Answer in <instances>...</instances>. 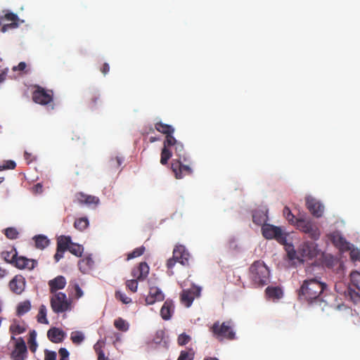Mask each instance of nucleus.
Returning a JSON list of instances; mask_svg holds the SVG:
<instances>
[{"label": "nucleus", "instance_id": "nucleus-45", "mask_svg": "<svg viewBox=\"0 0 360 360\" xmlns=\"http://www.w3.org/2000/svg\"><path fill=\"white\" fill-rule=\"evenodd\" d=\"M165 331L162 330H158L156 331L153 338V342L155 345L160 344L165 338Z\"/></svg>", "mask_w": 360, "mask_h": 360}, {"label": "nucleus", "instance_id": "nucleus-41", "mask_svg": "<svg viewBox=\"0 0 360 360\" xmlns=\"http://www.w3.org/2000/svg\"><path fill=\"white\" fill-rule=\"evenodd\" d=\"M26 328L23 325H20L19 323H13L10 326L11 333L14 335L22 334L25 332Z\"/></svg>", "mask_w": 360, "mask_h": 360}, {"label": "nucleus", "instance_id": "nucleus-49", "mask_svg": "<svg viewBox=\"0 0 360 360\" xmlns=\"http://www.w3.org/2000/svg\"><path fill=\"white\" fill-rule=\"evenodd\" d=\"M105 342L103 340H98L94 346V349L96 354H99L100 352H103V347H105Z\"/></svg>", "mask_w": 360, "mask_h": 360}, {"label": "nucleus", "instance_id": "nucleus-39", "mask_svg": "<svg viewBox=\"0 0 360 360\" xmlns=\"http://www.w3.org/2000/svg\"><path fill=\"white\" fill-rule=\"evenodd\" d=\"M70 339L75 345L81 344L84 340V335L80 331H75L71 333Z\"/></svg>", "mask_w": 360, "mask_h": 360}, {"label": "nucleus", "instance_id": "nucleus-16", "mask_svg": "<svg viewBox=\"0 0 360 360\" xmlns=\"http://www.w3.org/2000/svg\"><path fill=\"white\" fill-rule=\"evenodd\" d=\"M306 206L314 217L319 218L323 216L324 206L316 199L311 197L307 198Z\"/></svg>", "mask_w": 360, "mask_h": 360}, {"label": "nucleus", "instance_id": "nucleus-17", "mask_svg": "<svg viewBox=\"0 0 360 360\" xmlns=\"http://www.w3.org/2000/svg\"><path fill=\"white\" fill-rule=\"evenodd\" d=\"M164 299L165 295L162 290L156 286H151L150 287L148 295L146 297L145 301L146 304L149 305L154 304L155 302L163 301Z\"/></svg>", "mask_w": 360, "mask_h": 360}, {"label": "nucleus", "instance_id": "nucleus-31", "mask_svg": "<svg viewBox=\"0 0 360 360\" xmlns=\"http://www.w3.org/2000/svg\"><path fill=\"white\" fill-rule=\"evenodd\" d=\"M93 264L94 261L89 257L81 259L78 263L79 269L82 273H85L87 269L91 268Z\"/></svg>", "mask_w": 360, "mask_h": 360}, {"label": "nucleus", "instance_id": "nucleus-11", "mask_svg": "<svg viewBox=\"0 0 360 360\" xmlns=\"http://www.w3.org/2000/svg\"><path fill=\"white\" fill-rule=\"evenodd\" d=\"M35 90L32 93V100L34 103L42 105L53 102V93L52 90H46L43 87L35 85Z\"/></svg>", "mask_w": 360, "mask_h": 360}, {"label": "nucleus", "instance_id": "nucleus-28", "mask_svg": "<svg viewBox=\"0 0 360 360\" xmlns=\"http://www.w3.org/2000/svg\"><path fill=\"white\" fill-rule=\"evenodd\" d=\"M72 243L71 238L70 236H61L57 240V248L58 251L68 250Z\"/></svg>", "mask_w": 360, "mask_h": 360}, {"label": "nucleus", "instance_id": "nucleus-7", "mask_svg": "<svg viewBox=\"0 0 360 360\" xmlns=\"http://www.w3.org/2000/svg\"><path fill=\"white\" fill-rule=\"evenodd\" d=\"M20 20L18 15L9 10L0 11V32L6 33L9 30L18 28Z\"/></svg>", "mask_w": 360, "mask_h": 360}, {"label": "nucleus", "instance_id": "nucleus-34", "mask_svg": "<svg viewBox=\"0 0 360 360\" xmlns=\"http://www.w3.org/2000/svg\"><path fill=\"white\" fill-rule=\"evenodd\" d=\"M89 222L86 217H81L75 221L74 226L76 229L82 231L89 226Z\"/></svg>", "mask_w": 360, "mask_h": 360}, {"label": "nucleus", "instance_id": "nucleus-44", "mask_svg": "<svg viewBox=\"0 0 360 360\" xmlns=\"http://www.w3.org/2000/svg\"><path fill=\"white\" fill-rule=\"evenodd\" d=\"M283 214L285 215L286 219L293 225L296 224V218L295 215L291 212L290 210L288 207H285L283 209Z\"/></svg>", "mask_w": 360, "mask_h": 360}, {"label": "nucleus", "instance_id": "nucleus-46", "mask_svg": "<svg viewBox=\"0 0 360 360\" xmlns=\"http://www.w3.org/2000/svg\"><path fill=\"white\" fill-rule=\"evenodd\" d=\"M349 250H350V252H349L350 259L353 262H356V261L360 262V250L357 248H352V249L350 248Z\"/></svg>", "mask_w": 360, "mask_h": 360}, {"label": "nucleus", "instance_id": "nucleus-36", "mask_svg": "<svg viewBox=\"0 0 360 360\" xmlns=\"http://www.w3.org/2000/svg\"><path fill=\"white\" fill-rule=\"evenodd\" d=\"M115 327L121 331H127L129 329V323L122 318H118L114 321Z\"/></svg>", "mask_w": 360, "mask_h": 360}, {"label": "nucleus", "instance_id": "nucleus-48", "mask_svg": "<svg viewBox=\"0 0 360 360\" xmlns=\"http://www.w3.org/2000/svg\"><path fill=\"white\" fill-rule=\"evenodd\" d=\"M16 167V164L13 160H7L3 165H0V171L4 169H13Z\"/></svg>", "mask_w": 360, "mask_h": 360}, {"label": "nucleus", "instance_id": "nucleus-1", "mask_svg": "<svg viewBox=\"0 0 360 360\" xmlns=\"http://www.w3.org/2000/svg\"><path fill=\"white\" fill-rule=\"evenodd\" d=\"M155 129L165 135L161 151L160 163L166 165L172 156V149L177 148V150L181 151L183 144L173 136L174 128L172 125L158 122L155 124Z\"/></svg>", "mask_w": 360, "mask_h": 360}, {"label": "nucleus", "instance_id": "nucleus-59", "mask_svg": "<svg viewBox=\"0 0 360 360\" xmlns=\"http://www.w3.org/2000/svg\"><path fill=\"white\" fill-rule=\"evenodd\" d=\"M115 160L117 162V167H119L121 165L122 161L120 158H117V157L115 158Z\"/></svg>", "mask_w": 360, "mask_h": 360}, {"label": "nucleus", "instance_id": "nucleus-37", "mask_svg": "<svg viewBox=\"0 0 360 360\" xmlns=\"http://www.w3.org/2000/svg\"><path fill=\"white\" fill-rule=\"evenodd\" d=\"M351 285L360 290V273L353 271L350 274Z\"/></svg>", "mask_w": 360, "mask_h": 360}, {"label": "nucleus", "instance_id": "nucleus-2", "mask_svg": "<svg viewBox=\"0 0 360 360\" xmlns=\"http://www.w3.org/2000/svg\"><path fill=\"white\" fill-rule=\"evenodd\" d=\"M326 287L325 283L316 278L306 280L298 291L299 299L309 303L314 300H319V297Z\"/></svg>", "mask_w": 360, "mask_h": 360}, {"label": "nucleus", "instance_id": "nucleus-38", "mask_svg": "<svg viewBox=\"0 0 360 360\" xmlns=\"http://www.w3.org/2000/svg\"><path fill=\"white\" fill-rule=\"evenodd\" d=\"M37 333L35 330H32L30 333L28 338V344L30 345V349L32 352H34L37 349V344L36 342Z\"/></svg>", "mask_w": 360, "mask_h": 360}, {"label": "nucleus", "instance_id": "nucleus-32", "mask_svg": "<svg viewBox=\"0 0 360 360\" xmlns=\"http://www.w3.org/2000/svg\"><path fill=\"white\" fill-rule=\"evenodd\" d=\"M35 241V245L37 248L44 249L47 247L49 244V239L42 235L37 236L34 238Z\"/></svg>", "mask_w": 360, "mask_h": 360}, {"label": "nucleus", "instance_id": "nucleus-19", "mask_svg": "<svg viewBox=\"0 0 360 360\" xmlns=\"http://www.w3.org/2000/svg\"><path fill=\"white\" fill-rule=\"evenodd\" d=\"M75 201L80 205L86 204L89 206H96L100 202L99 198L98 197L91 195H86L82 192H79L75 194Z\"/></svg>", "mask_w": 360, "mask_h": 360}, {"label": "nucleus", "instance_id": "nucleus-55", "mask_svg": "<svg viewBox=\"0 0 360 360\" xmlns=\"http://www.w3.org/2000/svg\"><path fill=\"white\" fill-rule=\"evenodd\" d=\"M65 251H58V249L56 250V253L54 255V259L56 262H58L61 258L63 257V253Z\"/></svg>", "mask_w": 360, "mask_h": 360}, {"label": "nucleus", "instance_id": "nucleus-24", "mask_svg": "<svg viewBox=\"0 0 360 360\" xmlns=\"http://www.w3.org/2000/svg\"><path fill=\"white\" fill-rule=\"evenodd\" d=\"M58 354L60 357V360H69V352L65 348H60L58 350ZM56 352L53 351H45L44 360H56Z\"/></svg>", "mask_w": 360, "mask_h": 360}, {"label": "nucleus", "instance_id": "nucleus-56", "mask_svg": "<svg viewBox=\"0 0 360 360\" xmlns=\"http://www.w3.org/2000/svg\"><path fill=\"white\" fill-rule=\"evenodd\" d=\"M98 360H108V358L105 356L104 352H100L99 354H97Z\"/></svg>", "mask_w": 360, "mask_h": 360}, {"label": "nucleus", "instance_id": "nucleus-10", "mask_svg": "<svg viewBox=\"0 0 360 360\" xmlns=\"http://www.w3.org/2000/svg\"><path fill=\"white\" fill-rule=\"evenodd\" d=\"M295 226L297 229L308 234L311 239L316 240L319 238V229L311 220L299 218L296 219Z\"/></svg>", "mask_w": 360, "mask_h": 360}, {"label": "nucleus", "instance_id": "nucleus-23", "mask_svg": "<svg viewBox=\"0 0 360 360\" xmlns=\"http://www.w3.org/2000/svg\"><path fill=\"white\" fill-rule=\"evenodd\" d=\"M65 336V332L56 327L51 328L47 332V337L53 343L61 342Z\"/></svg>", "mask_w": 360, "mask_h": 360}, {"label": "nucleus", "instance_id": "nucleus-57", "mask_svg": "<svg viewBox=\"0 0 360 360\" xmlns=\"http://www.w3.org/2000/svg\"><path fill=\"white\" fill-rule=\"evenodd\" d=\"M6 274V271L0 267V279L3 278Z\"/></svg>", "mask_w": 360, "mask_h": 360}, {"label": "nucleus", "instance_id": "nucleus-58", "mask_svg": "<svg viewBox=\"0 0 360 360\" xmlns=\"http://www.w3.org/2000/svg\"><path fill=\"white\" fill-rule=\"evenodd\" d=\"M5 79H6V73L5 72L0 73V83L2 82L3 81H4Z\"/></svg>", "mask_w": 360, "mask_h": 360}, {"label": "nucleus", "instance_id": "nucleus-53", "mask_svg": "<svg viewBox=\"0 0 360 360\" xmlns=\"http://www.w3.org/2000/svg\"><path fill=\"white\" fill-rule=\"evenodd\" d=\"M100 70L104 75H106L110 71L109 64L107 63H103V65L101 68Z\"/></svg>", "mask_w": 360, "mask_h": 360}, {"label": "nucleus", "instance_id": "nucleus-3", "mask_svg": "<svg viewBox=\"0 0 360 360\" xmlns=\"http://www.w3.org/2000/svg\"><path fill=\"white\" fill-rule=\"evenodd\" d=\"M176 156V158L172 160L171 163V169L174 173L176 179H181L186 176L191 175L193 169L191 166L188 164L189 159L185 151L184 145H182V149L180 150H177V148L172 149V154Z\"/></svg>", "mask_w": 360, "mask_h": 360}, {"label": "nucleus", "instance_id": "nucleus-13", "mask_svg": "<svg viewBox=\"0 0 360 360\" xmlns=\"http://www.w3.org/2000/svg\"><path fill=\"white\" fill-rule=\"evenodd\" d=\"M201 288L192 285L188 289H184L180 294V301L186 307L191 306L193 300L200 296Z\"/></svg>", "mask_w": 360, "mask_h": 360}, {"label": "nucleus", "instance_id": "nucleus-60", "mask_svg": "<svg viewBox=\"0 0 360 360\" xmlns=\"http://www.w3.org/2000/svg\"><path fill=\"white\" fill-rule=\"evenodd\" d=\"M158 140V138H156V137H154V136H151V137L150 138V143H153V142H155V141H157Z\"/></svg>", "mask_w": 360, "mask_h": 360}, {"label": "nucleus", "instance_id": "nucleus-52", "mask_svg": "<svg viewBox=\"0 0 360 360\" xmlns=\"http://www.w3.org/2000/svg\"><path fill=\"white\" fill-rule=\"evenodd\" d=\"M27 65L25 62H20L17 66H13L12 70L13 71H25Z\"/></svg>", "mask_w": 360, "mask_h": 360}, {"label": "nucleus", "instance_id": "nucleus-51", "mask_svg": "<svg viewBox=\"0 0 360 360\" xmlns=\"http://www.w3.org/2000/svg\"><path fill=\"white\" fill-rule=\"evenodd\" d=\"M74 290L75 291V298L79 299L83 296V295H84L83 291L81 289V288L79 287V284L75 283L74 285Z\"/></svg>", "mask_w": 360, "mask_h": 360}, {"label": "nucleus", "instance_id": "nucleus-26", "mask_svg": "<svg viewBox=\"0 0 360 360\" xmlns=\"http://www.w3.org/2000/svg\"><path fill=\"white\" fill-rule=\"evenodd\" d=\"M268 220L266 210H258L252 213V221L257 225H264Z\"/></svg>", "mask_w": 360, "mask_h": 360}, {"label": "nucleus", "instance_id": "nucleus-64", "mask_svg": "<svg viewBox=\"0 0 360 360\" xmlns=\"http://www.w3.org/2000/svg\"><path fill=\"white\" fill-rule=\"evenodd\" d=\"M3 181H4V178H3V177H1V178H0V183H1Z\"/></svg>", "mask_w": 360, "mask_h": 360}, {"label": "nucleus", "instance_id": "nucleus-9", "mask_svg": "<svg viewBox=\"0 0 360 360\" xmlns=\"http://www.w3.org/2000/svg\"><path fill=\"white\" fill-rule=\"evenodd\" d=\"M191 255L185 246L182 245H176L173 250V256L167 262V267L169 269H172L176 262H179L184 266L189 265Z\"/></svg>", "mask_w": 360, "mask_h": 360}, {"label": "nucleus", "instance_id": "nucleus-21", "mask_svg": "<svg viewBox=\"0 0 360 360\" xmlns=\"http://www.w3.org/2000/svg\"><path fill=\"white\" fill-rule=\"evenodd\" d=\"M66 279L63 276H58L48 283L50 292L51 294L58 293V290L63 289L66 285Z\"/></svg>", "mask_w": 360, "mask_h": 360}, {"label": "nucleus", "instance_id": "nucleus-8", "mask_svg": "<svg viewBox=\"0 0 360 360\" xmlns=\"http://www.w3.org/2000/svg\"><path fill=\"white\" fill-rule=\"evenodd\" d=\"M50 304L53 311L56 314L71 310L72 301L64 292L52 294L50 297Z\"/></svg>", "mask_w": 360, "mask_h": 360}, {"label": "nucleus", "instance_id": "nucleus-33", "mask_svg": "<svg viewBox=\"0 0 360 360\" xmlns=\"http://www.w3.org/2000/svg\"><path fill=\"white\" fill-rule=\"evenodd\" d=\"M37 319V321L40 323L49 324V321L46 318V307L45 305L41 304L39 307Z\"/></svg>", "mask_w": 360, "mask_h": 360}, {"label": "nucleus", "instance_id": "nucleus-30", "mask_svg": "<svg viewBox=\"0 0 360 360\" xmlns=\"http://www.w3.org/2000/svg\"><path fill=\"white\" fill-rule=\"evenodd\" d=\"M31 309V303L29 300H25L20 302L17 307V315L22 316L28 312Z\"/></svg>", "mask_w": 360, "mask_h": 360}, {"label": "nucleus", "instance_id": "nucleus-4", "mask_svg": "<svg viewBox=\"0 0 360 360\" xmlns=\"http://www.w3.org/2000/svg\"><path fill=\"white\" fill-rule=\"evenodd\" d=\"M235 325L232 320L223 322L215 321L209 328L212 336L219 342L231 341L236 339Z\"/></svg>", "mask_w": 360, "mask_h": 360}, {"label": "nucleus", "instance_id": "nucleus-47", "mask_svg": "<svg viewBox=\"0 0 360 360\" xmlns=\"http://www.w3.org/2000/svg\"><path fill=\"white\" fill-rule=\"evenodd\" d=\"M190 340L191 337L186 335V333H182L179 335L177 340L178 344L181 346L188 344L190 342Z\"/></svg>", "mask_w": 360, "mask_h": 360}, {"label": "nucleus", "instance_id": "nucleus-61", "mask_svg": "<svg viewBox=\"0 0 360 360\" xmlns=\"http://www.w3.org/2000/svg\"><path fill=\"white\" fill-rule=\"evenodd\" d=\"M30 155H31L30 153H28L27 152L25 153V159L28 160L30 158Z\"/></svg>", "mask_w": 360, "mask_h": 360}, {"label": "nucleus", "instance_id": "nucleus-5", "mask_svg": "<svg viewBox=\"0 0 360 360\" xmlns=\"http://www.w3.org/2000/svg\"><path fill=\"white\" fill-rule=\"evenodd\" d=\"M270 271L262 260L254 262L249 268V278L255 287H262L269 281Z\"/></svg>", "mask_w": 360, "mask_h": 360}, {"label": "nucleus", "instance_id": "nucleus-62", "mask_svg": "<svg viewBox=\"0 0 360 360\" xmlns=\"http://www.w3.org/2000/svg\"><path fill=\"white\" fill-rule=\"evenodd\" d=\"M204 360H219V359L217 358H214V357H209V358L205 359Z\"/></svg>", "mask_w": 360, "mask_h": 360}, {"label": "nucleus", "instance_id": "nucleus-29", "mask_svg": "<svg viewBox=\"0 0 360 360\" xmlns=\"http://www.w3.org/2000/svg\"><path fill=\"white\" fill-rule=\"evenodd\" d=\"M266 295L268 297L272 299H280L283 297V291L279 287L269 286L265 290Z\"/></svg>", "mask_w": 360, "mask_h": 360}, {"label": "nucleus", "instance_id": "nucleus-54", "mask_svg": "<svg viewBox=\"0 0 360 360\" xmlns=\"http://www.w3.org/2000/svg\"><path fill=\"white\" fill-rule=\"evenodd\" d=\"M177 360H192L188 352L182 351Z\"/></svg>", "mask_w": 360, "mask_h": 360}, {"label": "nucleus", "instance_id": "nucleus-63", "mask_svg": "<svg viewBox=\"0 0 360 360\" xmlns=\"http://www.w3.org/2000/svg\"><path fill=\"white\" fill-rule=\"evenodd\" d=\"M75 137L72 138V140H79L80 139V137L77 135H75Z\"/></svg>", "mask_w": 360, "mask_h": 360}, {"label": "nucleus", "instance_id": "nucleus-25", "mask_svg": "<svg viewBox=\"0 0 360 360\" xmlns=\"http://www.w3.org/2000/svg\"><path fill=\"white\" fill-rule=\"evenodd\" d=\"M174 309V306L173 302L170 300H167L160 309V315L162 318L164 320H169L172 317Z\"/></svg>", "mask_w": 360, "mask_h": 360}, {"label": "nucleus", "instance_id": "nucleus-18", "mask_svg": "<svg viewBox=\"0 0 360 360\" xmlns=\"http://www.w3.org/2000/svg\"><path fill=\"white\" fill-rule=\"evenodd\" d=\"M25 287V279L21 275H16L9 282V288L11 290L17 295H20L24 291Z\"/></svg>", "mask_w": 360, "mask_h": 360}, {"label": "nucleus", "instance_id": "nucleus-6", "mask_svg": "<svg viewBox=\"0 0 360 360\" xmlns=\"http://www.w3.org/2000/svg\"><path fill=\"white\" fill-rule=\"evenodd\" d=\"M149 266L145 262L139 263L131 271V276L134 279L128 280L126 282V287L131 292H135L138 288V282L144 281L149 274Z\"/></svg>", "mask_w": 360, "mask_h": 360}, {"label": "nucleus", "instance_id": "nucleus-22", "mask_svg": "<svg viewBox=\"0 0 360 360\" xmlns=\"http://www.w3.org/2000/svg\"><path fill=\"white\" fill-rule=\"evenodd\" d=\"M301 252L303 257L313 258L317 255V245L314 242H304L301 247Z\"/></svg>", "mask_w": 360, "mask_h": 360}, {"label": "nucleus", "instance_id": "nucleus-12", "mask_svg": "<svg viewBox=\"0 0 360 360\" xmlns=\"http://www.w3.org/2000/svg\"><path fill=\"white\" fill-rule=\"evenodd\" d=\"M262 231L266 239L274 238L281 244H284L286 241V236L278 226L266 224L262 226Z\"/></svg>", "mask_w": 360, "mask_h": 360}, {"label": "nucleus", "instance_id": "nucleus-35", "mask_svg": "<svg viewBox=\"0 0 360 360\" xmlns=\"http://www.w3.org/2000/svg\"><path fill=\"white\" fill-rule=\"evenodd\" d=\"M145 250L146 248L143 245L135 248L132 252L127 254V260L129 261L141 256L145 252Z\"/></svg>", "mask_w": 360, "mask_h": 360}, {"label": "nucleus", "instance_id": "nucleus-50", "mask_svg": "<svg viewBox=\"0 0 360 360\" xmlns=\"http://www.w3.org/2000/svg\"><path fill=\"white\" fill-rule=\"evenodd\" d=\"M98 101H100L99 96L96 94L92 95V96L90 98V107L91 108H94L97 105Z\"/></svg>", "mask_w": 360, "mask_h": 360}, {"label": "nucleus", "instance_id": "nucleus-43", "mask_svg": "<svg viewBox=\"0 0 360 360\" xmlns=\"http://www.w3.org/2000/svg\"><path fill=\"white\" fill-rule=\"evenodd\" d=\"M115 297L117 300L121 301L124 304H129L131 302V299L120 290L115 292Z\"/></svg>", "mask_w": 360, "mask_h": 360}, {"label": "nucleus", "instance_id": "nucleus-40", "mask_svg": "<svg viewBox=\"0 0 360 360\" xmlns=\"http://www.w3.org/2000/svg\"><path fill=\"white\" fill-rule=\"evenodd\" d=\"M68 250L74 255L77 257H81L82 255V252L84 251V248L82 245L76 244V243H71Z\"/></svg>", "mask_w": 360, "mask_h": 360}, {"label": "nucleus", "instance_id": "nucleus-15", "mask_svg": "<svg viewBox=\"0 0 360 360\" xmlns=\"http://www.w3.org/2000/svg\"><path fill=\"white\" fill-rule=\"evenodd\" d=\"M27 349L24 340L19 338L15 345L14 349L11 354L12 360H26Z\"/></svg>", "mask_w": 360, "mask_h": 360}, {"label": "nucleus", "instance_id": "nucleus-27", "mask_svg": "<svg viewBox=\"0 0 360 360\" xmlns=\"http://www.w3.org/2000/svg\"><path fill=\"white\" fill-rule=\"evenodd\" d=\"M345 296L355 305L360 306V290H357L356 291L352 289V286H349L345 292Z\"/></svg>", "mask_w": 360, "mask_h": 360}, {"label": "nucleus", "instance_id": "nucleus-20", "mask_svg": "<svg viewBox=\"0 0 360 360\" xmlns=\"http://www.w3.org/2000/svg\"><path fill=\"white\" fill-rule=\"evenodd\" d=\"M331 240L334 245L340 251H347L351 248V244L346 239L338 233H334L331 236Z\"/></svg>", "mask_w": 360, "mask_h": 360}, {"label": "nucleus", "instance_id": "nucleus-14", "mask_svg": "<svg viewBox=\"0 0 360 360\" xmlns=\"http://www.w3.org/2000/svg\"><path fill=\"white\" fill-rule=\"evenodd\" d=\"M6 260L9 262L10 263H13L15 266L19 269H27L32 270L37 262L34 259H28L25 257H18L17 253H13L11 259L8 260L5 257Z\"/></svg>", "mask_w": 360, "mask_h": 360}, {"label": "nucleus", "instance_id": "nucleus-42", "mask_svg": "<svg viewBox=\"0 0 360 360\" xmlns=\"http://www.w3.org/2000/svg\"><path fill=\"white\" fill-rule=\"evenodd\" d=\"M4 234L8 239L14 240L18 237L19 233L15 228L8 227L4 230Z\"/></svg>", "mask_w": 360, "mask_h": 360}]
</instances>
